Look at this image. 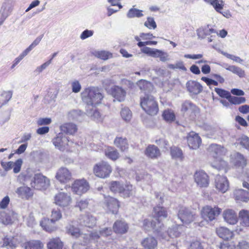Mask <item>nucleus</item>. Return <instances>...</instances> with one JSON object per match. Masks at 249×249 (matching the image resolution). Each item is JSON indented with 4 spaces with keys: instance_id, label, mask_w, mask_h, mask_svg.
Here are the masks:
<instances>
[{
    "instance_id": "obj_1",
    "label": "nucleus",
    "mask_w": 249,
    "mask_h": 249,
    "mask_svg": "<svg viewBox=\"0 0 249 249\" xmlns=\"http://www.w3.org/2000/svg\"><path fill=\"white\" fill-rule=\"evenodd\" d=\"M210 155L213 160L211 161L212 166L218 170L226 169L228 166L227 162L222 159L227 152V149L220 145L212 144L208 148Z\"/></svg>"
},
{
    "instance_id": "obj_2",
    "label": "nucleus",
    "mask_w": 249,
    "mask_h": 249,
    "mask_svg": "<svg viewBox=\"0 0 249 249\" xmlns=\"http://www.w3.org/2000/svg\"><path fill=\"white\" fill-rule=\"evenodd\" d=\"M81 96L87 106H93L100 104L104 97L101 90L95 87L85 88L81 93Z\"/></svg>"
},
{
    "instance_id": "obj_3",
    "label": "nucleus",
    "mask_w": 249,
    "mask_h": 249,
    "mask_svg": "<svg viewBox=\"0 0 249 249\" xmlns=\"http://www.w3.org/2000/svg\"><path fill=\"white\" fill-rule=\"evenodd\" d=\"M153 215L157 221V224H156V222L153 221H150L148 219L144 220L143 227L147 231H150L151 229L153 230L151 224V223H153V225H155L157 228H161L163 225L160 223V220L166 218L168 216V213L166 208L163 207L157 206L153 209Z\"/></svg>"
},
{
    "instance_id": "obj_4",
    "label": "nucleus",
    "mask_w": 249,
    "mask_h": 249,
    "mask_svg": "<svg viewBox=\"0 0 249 249\" xmlns=\"http://www.w3.org/2000/svg\"><path fill=\"white\" fill-rule=\"evenodd\" d=\"M140 105L142 109L148 114L154 116L159 111L158 103L155 98L149 94L141 97Z\"/></svg>"
},
{
    "instance_id": "obj_5",
    "label": "nucleus",
    "mask_w": 249,
    "mask_h": 249,
    "mask_svg": "<svg viewBox=\"0 0 249 249\" xmlns=\"http://www.w3.org/2000/svg\"><path fill=\"white\" fill-rule=\"evenodd\" d=\"M151 226L153 228L154 232H157L158 235L161 237L162 239L168 241L169 238H175L179 236L180 232L179 229L180 228L179 225H173L171 227H169L165 233L162 232V228L163 226H161V228H157L155 225H153L151 223Z\"/></svg>"
},
{
    "instance_id": "obj_6",
    "label": "nucleus",
    "mask_w": 249,
    "mask_h": 249,
    "mask_svg": "<svg viewBox=\"0 0 249 249\" xmlns=\"http://www.w3.org/2000/svg\"><path fill=\"white\" fill-rule=\"evenodd\" d=\"M112 171V169L111 166L105 161L97 163L93 168V172L95 176L102 178H108Z\"/></svg>"
},
{
    "instance_id": "obj_7",
    "label": "nucleus",
    "mask_w": 249,
    "mask_h": 249,
    "mask_svg": "<svg viewBox=\"0 0 249 249\" xmlns=\"http://www.w3.org/2000/svg\"><path fill=\"white\" fill-rule=\"evenodd\" d=\"M221 212V209L218 207H212L207 205L202 208L200 214L201 217L208 222L213 220Z\"/></svg>"
},
{
    "instance_id": "obj_8",
    "label": "nucleus",
    "mask_w": 249,
    "mask_h": 249,
    "mask_svg": "<svg viewBox=\"0 0 249 249\" xmlns=\"http://www.w3.org/2000/svg\"><path fill=\"white\" fill-rule=\"evenodd\" d=\"M32 187L38 189H46L50 184V179L41 174H36L31 180Z\"/></svg>"
},
{
    "instance_id": "obj_9",
    "label": "nucleus",
    "mask_w": 249,
    "mask_h": 249,
    "mask_svg": "<svg viewBox=\"0 0 249 249\" xmlns=\"http://www.w3.org/2000/svg\"><path fill=\"white\" fill-rule=\"evenodd\" d=\"M72 202V199L71 195L64 192H59L54 196V203L63 209L69 208Z\"/></svg>"
},
{
    "instance_id": "obj_10",
    "label": "nucleus",
    "mask_w": 249,
    "mask_h": 249,
    "mask_svg": "<svg viewBox=\"0 0 249 249\" xmlns=\"http://www.w3.org/2000/svg\"><path fill=\"white\" fill-rule=\"evenodd\" d=\"M178 216L184 224L188 225L196 220L197 216L188 208L181 206L179 208Z\"/></svg>"
},
{
    "instance_id": "obj_11",
    "label": "nucleus",
    "mask_w": 249,
    "mask_h": 249,
    "mask_svg": "<svg viewBox=\"0 0 249 249\" xmlns=\"http://www.w3.org/2000/svg\"><path fill=\"white\" fill-rule=\"evenodd\" d=\"M141 51L142 53L150 56L155 58L159 57L160 60L162 62H165L169 59V55L167 53L157 49L144 47L142 48Z\"/></svg>"
},
{
    "instance_id": "obj_12",
    "label": "nucleus",
    "mask_w": 249,
    "mask_h": 249,
    "mask_svg": "<svg viewBox=\"0 0 249 249\" xmlns=\"http://www.w3.org/2000/svg\"><path fill=\"white\" fill-rule=\"evenodd\" d=\"M18 218V213L13 210L0 211V222L4 225L11 224Z\"/></svg>"
},
{
    "instance_id": "obj_13",
    "label": "nucleus",
    "mask_w": 249,
    "mask_h": 249,
    "mask_svg": "<svg viewBox=\"0 0 249 249\" xmlns=\"http://www.w3.org/2000/svg\"><path fill=\"white\" fill-rule=\"evenodd\" d=\"M88 182L85 179L75 180L71 186L72 192L78 195H81L89 189Z\"/></svg>"
},
{
    "instance_id": "obj_14",
    "label": "nucleus",
    "mask_w": 249,
    "mask_h": 249,
    "mask_svg": "<svg viewBox=\"0 0 249 249\" xmlns=\"http://www.w3.org/2000/svg\"><path fill=\"white\" fill-rule=\"evenodd\" d=\"M52 142L56 148L60 151H64L67 149L69 140L63 133H59Z\"/></svg>"
},
{
    "instance_id": "obj_15",
    "label": "nucleus",
    "mask_w": 249,
    "mask_h": 249,
    "mask_svg": "<svg viewBox=\"0 0 249 249\" xmlns=\"http://www.w3.org/2000/svg\"><path fill=\"white\" fill-rule=\"evenodd\" d=\"M72 178L71 171L67 168L62 167L56 173L55 178L61 183H67Z\"/></svg>"
},
{
    "instance_id": "obj_16",
    "label": "nucleus",
    "mask_w": 249,
    "mask_h": 249,
    "mask_svg": "<svg viewBox=\"0 0 249 249\" xmlns=\"http://www.w3.org/2000/svg\"><path fill=\"white\" fill-rule=\"evenodd\" d=\"M112 231L110 229L106 228L100 231L99 234L97 232H91L89 235L85 234L83 236L84 239H85V243H87L89 240L97 241L99 239L100 235L104 236H107L110 235Z\"/></svg>"
},
{
    "instance_id": "obj_17",
    "label": "nucleus",
    "mask_w": 249,
    "mask_h": 249,
    "mask_svg": "<svg viewBox=\"0 0 249 249\" xmlns=\"http://www.w3.org/2000/svg\"><path fill=\"white\" fill-rule=\"evenodd\" d=\"M119 206V201L117 199L110 196L105 197V207L108 212L113 214L117 213Z\"/></svg>"
},
{
    "instance_id": "obj_18",
    "label": "nucleus",
    "mask_w": 249,
    "mask_h": 249,
    "mask_svg": "<svg viewBox=\"0 0 249 249\" xmlns=\"http://www.w3.org/2000/svg\"><path fill=\"white\" fill-rule=\"evenodd\" d=\"M215 186L219 191L224 193L228 190L229 183L226 177L217 175L215 179Z\"/></svg>"
},
{
    "instance_id": "obj_19",
    "label": "nucleus",
    "mask_w": 249,
    "mask_h": 249,
    "mask_svg": "<svg viewBox=\"0 0 249 249\" xmlns=\"http://www.w3.org/2000/svg\"><path fill=\"white\" fill-rule=\"evenodd\" d=\"M195 182L201 187H206L209 183V177L207 174L203 171L196 172L194 175Z\"/></svg>"
},
{
    "instance_id": "obj_20",
    "label": "nucleus",
    "mask_w": 249,
    "mask_h": 249,
    "mask_svg": "<svg viewBox=\"0 0 249 249\" xmlns=\"http://www.w3.org/2000/svg\"><path fill=\"white\" fill-rule=\"evenodd\" d=\"M187 142L189 147L193 149L198 148L201 142V140L198 134L191 132L187 136Z\"/></svg>"
},
{
    "instance_id": "obj_21",
    "label": "nucleus",
    "mask_w": 249,
    "mask_h": 249,
    "mask_svg": "<svg viewBox=\"0 0 249 249\" xmlns=\"http://www.w3.org/2000/svg\"><path fill=\"white\" fill-rule=\"evenodd\" d=\"M110 93L115 99L119 102H123L125 99L126 91L122 87L114 86L111 88Z\"/></svg>"
},
{
    "instance_id": "obj_22",
    "label": "nucleus",
    "mask_w": 249,
    "mask_h": 249,
    "mask_svg": "<svg viewBox=\"0 0 249 249\" xmlns=\"http://www.w3.org/2000/svg\"><path fill=\"white\" fill-rule=\"evenodd\" d=\"M187 91L191 95H197L203 89L202 86L198 82L194 80H189L186 84Z\"/></svg>"
},
{
    "instance_id": "obj_23",
    "label": "nucleus",
    "mask_w": 249,
    "mask_h": 249,
    "mask_svg": "<svg viewBox=\"0 0 249 249\" xmlns=\"http://www.w3.org/2000/svg\"><path fill=\"white\" fill-rule=\"evenodd\" d=\"M87 115L92 120L97 122H102L103 120V117L98 110L93 106H87L86 107Z\"/></svg>"
},
{
    "instance_id": "obj_24",
    "label": "nucleus",
    "mask_w": 249,
    "mask_h": 249,
    "mask_svg": "<svg viewBox=\"0 0 249 249\" xmlns=\"http://www.w3.org/2000/svg\"><path fill=\"white\" fill-rule=\"evenodd\" d=\"M16 193L18 197L25 200H28L33 196L31 189L25 186L18 187L16 190Z\"/></svg>"
},
{
    "instance_id": "obj_25",
    "label": "nucleus",
    "mask_w": 249,
    "mask_h": 249,
    "mask_svg": "<svg viewBox=\"0 0 249 249\" xmlns=\"http://www.w3.org/2000/svg\"><path fill=\"white\" fill-rule=\"evenodd\" d=\"M231 162L237 167H244L247 165V160L244 156L239 152L231 155Z\"/></svg>"
},
{
    "instance_id": "obj_26",
    "label": "nucleus",
    "mask_w": 249,
    "mask_h": 249,
    "mask_svg": "<svg viewBox=\"0 0 249 249\" xmlns=\"http://www.w3.org/2000/svg\"><path fill=\"white\" fill-rule=\"evenodd\" d=\"M96 219L91 214L87 213L80 216L79 223L82 226L92 228L96 224Z\"/></svg>"
},
{
    "instance_id": "obj_27",
    "label": "nucleus",
    "mask_w": 249,
    "mask_h": 249,
    "mask_svg": "<svg viewBox=\"0 0 249 249\" xmlns=\"http://www.w3.org/2000/svg\"><path fill=\"white\" fill-rule=\"evenodd\" d=\"M197 36L199 39H204L207 36L212 33H216V31L210 27L209 25H204L198 28L196 31Z\"/></svg>"
},
{
    "instance_id": "obj_28",
    "label": "nucleus",
    "mask_w": 249,
    "mask_h": 249,
    "mask_svg": "<svg viewBox=\"0 0 249 249\" xmlns=\"http://www.w3.org/2000/svg\"><path fill=\"white\" fill-rule=\"evenodd\" d=\"M223 218L228 223L234 225L237 222V216L236 213L231 209H228L224 211Z\"/></svg>"
},
{
    "instance_id": "obj_29",
    "label": "nucleus",
    "mask_w": 249,
    "mask_h": 249,
    "mask_svg": "<svg viewBox=\"0 0 249 249\" xmlns=\"http://www.w3.org/2000/svg\"><path fill=\"white\" fill-rule=\"evenodd\" d=\"M145 154L149 158L156 159L160 157V152L155 145H149L145 150Z\"/></svg>"
},
{
    "instance_id": "obj_30",
    "label": "nucleus",
    "mask_w": 249,
    "mask_h": 249,
    "mask_svg": "<svg viewBox=\"0 0 249 249\" xmlns=\"http://www.w3.org/2000/svg\"><path fill=\"white\" fill-rule=\"evenodd\" d=\"M233 195L234 198L237 200L247 202L249 200V192L242 189H236Z\"/></svg>"
},
{
    "instance_id": "obj_31",
    "label": "nucleus",
    "mask_w": 249,
    "mask_h": 249,
    "mask_svg": "<svg viewBox=\"0 0 249 249\" xmlns=\"http://www.w3.org/2000/svg\"><path fill=\"white\" fill-rule=\"evenodd\" d=\"M61 131L67 134L73 135L77 131L76 125L72 123H65L60 127Z\"/></svg>"
},
{
    "instance_id": "obj_32",
    "label": "nucleus",
    "mask_w": 249,
    "mask_h": 249,
    "mask_svg": "<svg viewBox=\"0 0 249 249\" xmlns=\"http://www.w3.org/2000/svg\"><path fill=\"white\" fill-rule=\"evenodd\" d=\"M128 229L127 224L124 221H116L113 226V229L116 233L124 234L125 233Z\"/></svg>"
},
{
    "instance_id": "obj_33",
    "label": "nucleus",
    "mask_w": 249,
    "mask_h": 249,
    "mask_svg": "<svg viewBox=\"0 0 249 249\" xmlns=\"http://www.w3.org/2000/svg\"><path fill=\"white\" fill-rule=\"evenodd\" d=\"M141 244L145 249H155L157 246L158 242L154 237L148 236L142 241Z\"/></svg>"
},
{
    "instance_id": "obj_34",
    "label": "nucleus",
    "mask_w": 249,
    "mask_h": 249,
    "mask_svg": "<svg viewBox=\"0 0 249 249\" xmlns=\"http://www.w3.org/2000/svg\"><path fill=\"white\" fill-rule=\"evenodd\" d=\"M140 89L144 92V94H148L153 90L152 84L146 80L141 79L137 83Z\"/></svg>"
},
{
    "instance_id": "obj_35",
    "label": "nucleus",
    "mask_w": 249,
    "mask_h": 249,
    "mask_svg": "<svg viewBox=\"0 0 249 249\" xmlns=\"http://www.w3.org/2000/svg\"><path fill=\"white\" fill-rule=\"evenodd\" d=\"M197 107L189 101H185L181 107V111L188 113H196L198 112Z\"/></svg>"
},
{
    "instance_id": "obj_36",
    "label": "nucleus",
    "mask_w": 249,
    "mask_h": 249,
    "mask_svg": "<svg viewBox=\"0 0 249 249\" xmlns=\"http://www.w3.org/2000/svg\"><path fill=\"white\" fill-rule=\"evenodd\" d=\"M216 231L218 236L224 240H228L232 236V232L224 227L217 228Z\"/></svg>"
},
{
    "instance_id": "obj_37",
    "label": "nucleus",
    "mask_w": 249,
    "mask_h": 249,
    "mask_svg": "<svg viewBox=\"0 0 249 249\" xmlns=\"http://www.w3.org/2000/svg\"><path fill=\"white\" fill-rule=\"evenodd\" d=\"M114 143L122 151H124L128 148V142L125 138L116 137L114 141Z\"/></svg>"
},
{
    "instance_id": "obj_38",
    "label": "nucleus",
    "mask_w": 249,
    "mask_h": 249,
    "mask_svg": "<svg viewBox=\"0 0 249 249\" xmlns=\"http://www.w3.org/2000/svg\"><path fill=\"white\" fill-rule=\"evenodd\" d=\"M134 188L129 183L126 182L123 185V190L121 192V196L124 197H129L133 196L135 193Z\"/></svg>"
},
{
    "instance_id": "obj_39",
    "label": "nucleus",
    "mask_w": 249,
    "mask_h": 249,
    "mask_svg": "<svg viewBox=\"0 0 249 249\" xmlns=\"http://www.w3.org/2000/svg\"><path fill=\"white\" fill-rule=\"evenodd\" d=\"M23 247L25 249H42L43 244L38 240H32L24 243Z\"/></svg>"
},
{
    "instance_id": "obj_40",
    "label": "nucleus",
    "mask_w": 249,
    "mask_h": 249,
    "mask_svg": "<svg viewBox=\"0 0 249 249\" xmlns=\"http://www.w3.org/2000/svg\"><path fill=\"white\" fill-rule=\"evenodd\" d=\"M68 116L69 119L81 121L85 116V113L79 110L73 109L69 112Z\"/></svg>"
},
{
    "instance_id": "obj_41",
    "label": "nucleus",
    "mask_w": 249,
    "mask_h": 249,
    "mask_svg": "<svg viewBox=\"0 0 249 249\" xmlns=\"http://www.w3.org/2000/svg\"><path fill=\"white\" fill-rule=\"evenodd\" d=\"M63 243L59 238H53L47 244L48 249H62Z\"/></svg>"
},
{
    "instance_id": "obj_42",
    "label": "nucleus",
    "mask_w": 249,
    "mask_h": 249,
    "mask_svg": "<svg viewBox=\"0 0 249 249\" xmlns=\"http://www.w3.org/2000/svg\"><path fill=\"white\" fill-rule=\"evenodd\" d=\"M92 54L94 56L104 60H106L112 57L111 53L106 51H94L92 52Z\"/></svg>"
},
{
    "instance_id": "obj_43",
    "label": "nucleus",
    "mask_w": 249,
    "mask_h": 249,
    "mask_svg": "<svg viewBox=\"0 0 249 249\" xmlns=\"http://www.w3.org/2000/svg\"><path fill=\"white\" fill-rule=\"evenodd\" d=\"M105 155L109 159L115 160L118 158L119 154L117 150L112 147H108L105 149Z\"/></svg>"
},
{
    "instance_id": "obj_44",
    "label": "nucleus",
    "mask_w": 249,
    "mask_h": 249,
    "mask_svg": "<svg viewBox=\"0 0 249 249\" xmlns=\"http://www.w3.org/2000/svg\"><path fill=\"white\" fill-rule=\"evenodd\" d=\"M226 69L237 75L239 77L243 78L245 76V71L240 67L234 65H230L226 67Z\"/></svg>"
},
{
    "instance_id": "obj_45",
    "label": "nucleus",
    "mask_w": 249,
    "mask_h": 249,
    "mask_svg": "<svg viewBox=\"0 0 249 249\" xmlns=\"http://www.w3.org/2000/svg\"><path fill=\"white\" fill-rule=\"evenodd\" d=\"M62 217V214L61 210L58 208L53 209L51 212L50 221L52 223H55Z\"/></svg>"
},
{
    "instance_id": "obj_46",
    "label": "nucleus",
    "mask_w": 249,
    "mask_h": 249,
    "mask_svg": "<svg viewBox=\"0 0 249 249\" xmlns=\"http://www.w3.org/2000/svg\"><path fill=\"white\" fill-rule=\"evenodd\" d=\"M239 217L245 226H249V211L242 210L239 213Z\"/></svg>"
},
{
    "instance_id": "obj_47",
    "label": "nucleus",
    "mask_w": 249,
    "mask_h": 249,
    "mask_svg": "<svg viewBox=\"0 0 249 249\" xmlns=\"http://www.w3.org/2000/svg\"><path fill=\"white\" fill-rule=\"evenodd\" d=\"M126 16L128 18H132L142 17L143 16V14L142 10L132 8L128 10Z\"/></svg>"
},
{
    "instance_id": "obj_48",
    "label": "nucleus",
    "mask_w": 249,
    "mask_h": 249,
    "mask_svg": "<svg viewBox=\"0 0 249 249\" xmlns=\"http://www.w3.org/2000/svg\"><path fill=\"white\" fill-rule=\"evenodd\" d=\"M120 115L122 118L126 122L130 121L132 114L130 110L126 107L123 108L120 112Z\"/></svg>"
},
{
    "instance_id": "obj_49",
    "label": "nucleus",
    "mask_w": 249,
    "mask_h": 249,
    "mask_svg": "<svg viewBox=\"0 0 249 249\" xmlns=\"http://www.w3.org/2000/svg\"><path fill=\"white\" fill-rule=\"evenodd\" d=\"M123 185L119 181H112L110 183V190L115 193H119L121 195V192L123 190Z\"/></svg>"
},
{
    "instance_id": "obj_50",
    "label": "nucleus",
    "mask_w": 249,
    "mask_h": 249,
    "mask_svg": "<svg viewBox=\"0 0 249 249\" xmlns=\"http://www.w3.org/2000/svg\"><path fill=\"white\" fill-rule=\"evenodd\" d=\"M162 117L164 120L168 123H171L175 119L174 113L172 110L169 109L165 110L163 111Z\"/></svg>"
},
{
    "instance_id": "obj_51",
    "label": "nucleus",
    "mask_w": 249,
    "mask_h": 249,
    "mask_svg": "<svg viewBox=\"0 0 249 249\" xmlns=\"http://www.w3.org/2000/svg\"><path fill=\"white\" fill-rule=\"evenodd\" d=\"M52 224H54V223H52L50 219H48L47 222H42L40 223V225L42 227L48 232H52L55 231L57 229L55 226L52 225Z\"/></svg>"
},
{
    "instance_id": "obj_52",
    "label": "nucleus",
    "mask_w": 249,
    "mask_h": 249,
    "mask_svg": "<svg viewBox=\"0 0 249 249\" xmlns=\"http://www.w3.org/2000/svg\"><path fill=\"white\" fill-rule=\"evenodd\" d=\"M171 155L173 159H181L182 157V151L178 148L174 146L171 148Z\"/></svg>"
},
{
    "instance_id": "obj_53",
    "label": "nucleus",
    "mask_w": 249,
    "mask_h": 249,
    "mask_svg": "<svg viewBox=\"0 0 249 249\" xmlns=\"http://www.w3.org/2000/svg\"><path fill=\"white\" fill-rule=\"evenodd\" d=\"M228 100L231 104L234 105H239L246 102L245 97L231 96V95Z\"/></svg>"
},
{
    "instance_id": "obj_54",
    "label": "nucleus",
    "mask_w": 249,
    "mask_h": 249,
    "mask_svg": "<svg viewBox=\"0 0 249 249\" xmlns=\"http://www.w3.org/2000/svg\"><path fill=\"white\" fill-rule=\"evenodd\" d=\"M67 230L68 232L74 237H78L81 235L79 229L72 225H70L68 226Z\"/></svg>"
},
{
    "instance_id": "obj_55",
    "label": "nucleus",
    "mask_w": 249,
    "mask_h": 249,
    "mask_svg": "<svg viewBox=\"0 0 249 249\" xmlns=\"http://www.w3.org/2000/svg\"><path fill=\"white\" fill-rule=\"evenodd\" d=\"M144 25L149 29H155L157 28V24L152 17H148Z\"/></svg>"
},
{
    "instance_id": "obj_56",
    "label": "nucleus",
    "mask_w": 249,
    "mask_h": 249,
    "mask_svg": "<svg viewBox=\"0 0 249 249\" xmlns=\"http://www.w3.org/2000/svg\"><path fill=\"white\" fill-rule=\"evenodd\" d=\"M71 88L72 91L74 93H78L80 91L82 86L79 81L74 80L71 82Z\"/></svg>"
},
{
    "instance_id": "obj_57",
    "label": "nucleus",
    "mask_w": 249,
    "mask_h": 249,
    "mask_svg": "<svg viewBox=\"0 0 249 249\" xmlns=\"http://www.w3.org/2000/svg\"><path fill=\"white\" fill-rule=\"evenodd\" d=\"M221 53L224 55L225 56L227 57L229 59H230L236 63H239V64H242L244 60L241 59L240 57L237 56H235L232 54H229L226 52H221Z\"/></svg>"
},
{
    "instance_id": "obj_58",
    "label": "nucleus",
    "mask_w": 249,
    "mask_h": 249,
    "mask_svg": "<svg viewBox=\"0 0 249 249\" xmlns=\"http://www.w3.org/2000/svg\"><path fill=\"white\" fill-rule=\"evenodd\" d=\"M89 205V202L87 199H81L76 201L75 207L79 208L80 211L85 209Z\"/></svg>"
},
{
    "instance_id": "obj_59",
    "label": "nucleus",
    "mask_w": 249,
    "mask_h": 249,
    "mask_svg": "<svg viewBox=\"0 0 249 249\" xmlns=\"http://www.w3.org/2000/svg\"><path fill=\"white\" fill-rule=\"evenodd\" d=\"M23 163L22 160L19 159L15 162H13L12 168L14 173H18L21 170V167Z\"/></svg>"
},
{
    "instance_id": "obj_60",
    "label": "nucleus",
    "mask_w": 249,
    "mask_h": 249,
    "mask_svg": "<svg viewBox=\"0 0 249 249\" xmlns=\"http://www.w3.org/2000/svg\"><path fill=\"white\" fill-rule=\"evenodd\" d=\"M215 92L221 97L225 98L227 99L230 97V93L225 89L215 88L214 89Z\"/></svg>"
},
{
    "instance_id": "obj_61",
    "label": "nucleus",
    "mask_w": 249,
    "mask_h": 249,
    "mask_svg": "<svg viewBox=\"0 0 249 249\" xmlns=\"http://www.w3.org/2000/svg\"><path fill=\"white\" fill-rule=\"evenodd\" d=\"M224 2L222 0H215L212 4L215 11L219 13H221V10L223 8Z\"/></svg>"
},
{
    "instance_id": "obj_62",
    "label": "nucleus",
    "mask_w": 249,
    "mask_h": 249,
    "mask_svg": "<svg viewBox=\"0 0 249 249\" xmlns=\"http://www.w3.org/2000/svg\"><path fill=\"white\" fill-rule=\"evenodd\" d=\"M43 35H41L37 37L32 44L25 50L29 53L36 46H37L41 40Z\"/></svg>"
},
{
    "instance_id": "obj_63",
    "label": "nucleus",
    "mask_w": 249,
    "mask_h": 249,
    "mask_svg": "<svg viewBox=\"0 0 249 249\" xmlns=\"http://www.w3.org/2000/svg\"><path fill=\"white\" fill-rule=\"evenodd\" d=\"M28 54V53L24 50L18 57L16 58L13 61L12 65L11 66V69H14L16 66Z\"/></svg>"
},
{
    "instance_id": "obj_64",
    "label": "nucleus",
    "mask_w": 249,
    "mask_h": 249,
    "mask_svg": "<svg viewBox=\"0 0 249 249\" xmlns=\"http://www.w3.org/2000/svg\"><path fill=\"white\" fill-rule=\"evenodd\" d=\"M51 64V60H48L46 62L43 63L39 66H38L36 68L35 72L39 74L41 73L43 71L45 70Z\"/></svg>"
}]
</instances>
